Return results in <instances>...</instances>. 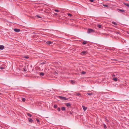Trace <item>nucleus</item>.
Masks as SVG:
<instances>
[{"label": "nucleus", "instance_id": "obj_1", "mask_svg": "<svg viewBox=\"0 0 129 129\" xmlns=\"http://www.w3.org/2000/svg\"><path fill=\"white\" fill-rule=\"evenodd\" d=\"M58 98H59L60 99L62 100H68V98L63 96H58Z\"/></svg>", "mask_w": 129, "mask_h": 129}, {"label": "nucleus", "instance_id": "obj_2", "mask_svg": "<svg viewBox=\"0 0 129 129\" xmlns=\"http://www.w3.org/2000/svg\"><path fill=\"white\" fill-rule=\"evenodd\" d=\"M87 53V52L86 51H83L81 53V54L82 55H84Z\"/></svg>", "mask_w": 129, "mask_h": 129}, {"label": "nucleus", "instance_id": "obj_3", "mask_svg": "<svg viewBox=\"0 0 129 129\" xmlns=\"http://www.w3.org/2000/svg\"><path fill=\"white\" fill-rule=\"evenodd\" d=\"M93 31L94 30H93L91 29H88V30L87 33H90L93 32Z\"/></svg>", "mask_w": 129, "mask_h": 129}, {"label": "nucleus", "instance_id": "obj_4", "mask_svg": "<svg viewBox=\"0 0 129 129\" xmlns=\"http://www.w3.org/2000/svg\"><path fill=\"white\" fill-rule=\"evenodd\" d=\"M14 30L15 32H18L20 31V30L19 29L15 28L14 29Z\"/></svg>", "mask_w": 129, "mask_h": 129}, {"label": "nucleus", "instance_id": "obj_5", "mask_svg": "<svg viewBox=\"0 0 129 129\" xmlns=\"http://www.w3.org/2000/svg\"><path fill=\"white\" fill-rule=\"evenodd\" d=\"M4 46L3 45H0V49L2 50L4 48Z\"/></svg>", "mask_w": 129, "mask_h": 129}, {"label": "nucleus", "instance_id": "obj_6", "mask_svg": "<svg viewBox=\"0 0 129 129\" xmlns=\"http://www.w3.org/2000/svg\"><path fill=\"white\" fill-rule=\"evenodd\" d=\"M118 10L119 11L121 12H125V10H124L123 9H118Z\"/></svg>", "mask_w": 129, "mask_h": 129}, {"label": "nucleus", "instance_id": "obj_7", "mask_svg": "<svg viewBox=\"0 0 129 129\" xmlns=\"http://www.w3.org/2000/svg\"><path fill=\"white\" fill-rule=\"evenodd\" d=\"M82 108L83 110L85 111L87 109V108L84 106H82Z\"/></svg>", "mask_w": 129, "mask_h": 129}, {"label": "nucleus", "instance_id": "obj_8", "mask_svg": "<svg viewBox=\"0 0 129 129\" xmlns=\"http://www.w3.org/2000/svg\"><path fill=\"white\" fill-rule=\"evenodd\" d=\"M66 106L68 107H71V105L70 103H67Z\"/></svg>", "mask_w": 129, "mask_h": 129}, {"label": "nucleus", "instance_id": "obj_9", "mask_svg": "<svg viewBox=\"0 0 129 129\" xmlns=\"http://www.w3.org/2000/svg\"><path fill=\"white\" fill-rule=\"evenodd\" d=\"M51 43H52V42L50 41H48L46 42V44H48V45L50 44Z\"/></svg>", "mask_w": 129, "mask_h": 129}, {"label": "nucleus", "instance_id": "obj_10", "mask_svg": "<svg viewBox=\"0 0 129 129\" xmlns=\"http://www.w3.org/2000/svg\"><path fill=\"white\" fill-rule=\"evenodd\" d=\"M28 119L29 121V122H32L33 120L31 118H28Z\"/></svg>", "mask_w": 129, "mask_h": 129}, {"label": "nucleus", "instance_id": "obj_11", "mask_svg": "<svg viewBox=\"0 0 129 129\" xmlns=\"http://www.w3.org/2000/svg\"><path fill=\"white\" fill-rule=\"evenodd\" d=\"M44 74L43 72H41L40 73V75L41 76H43L44 75Z\"/></svg>", "mask_w": 129, "mask_h": 129}, {"label": "nucleus", "instance_id": "obj_12", "mask_svg": "<svg viewBox=\"0 0 129 129\" xmlns=\"http://www.w3.org/2000/svg\"><path fill=\"white\" fill-rule=\"evenodd\" d=\"M61 110L62 111H64L66 110V108L64 107H62L61 108Z\"/></svg>", "mask_w": 129, "mask_h": 129}, {"label": "nucleus", "instance_id": "obj_13", "mask_svg": "<svg viewBox=\"0 0 129 129\" xmlns=\"http://www.w3.org/2000/svg\"><path fill=\"white\" fill-rule=\"evenodd\" d=\"M87 94L89 95H91L93 94L92 93L87 92Z\"/></svg>", "mask_w": 129, "mask_h": 129}, {"label": "nucleus", "instance_id": "obj_14", "mask_svg": "<svg viewBox=\"0 0 129 129\" xmlns=\"http://www.w3.org/2000/svg\"><path fill=\"white\" fill-rule=\"evenodd\" d=\"M27 115L29 116L30 117H31L32 116V115L30 114V113H27Z\"/></svg>", "mask_w": 129, "mask_h": 129}, {"label": "nucleus", "instance_id": "obj_15", "mask_svg": "<svg viewBox=\"0 0 129 129\" xmlns=\"http://www.w3.org/2000/svg\"><path fill=\"white\" fill-rule=\"evenodd\" d=\"M97 26L99 28H101L102 27V25L100 24H98Z\"/></svg>", "mask_w": 129, "mask_h": 129}, {"label": "nucleus", "instance_id": "obj_16", "mask_svg": "<svg viewBox=\"0 0 129 129\" xmlns=\"http://www.w3.org/2000/svg\"><path fill=\"white\" fill-rule=\"evenodd\" d=\"M76 95L79 97L81 96V95L80 94V93H77L76 94Z\"/></svg>", "mask_w": 129, "mask_h": 129}, {"label": "nucleus", "instance_id": "obj_17", "mask_svg": "<svg viewBox=\"0 0 129 129\" xmlns=\"http://www.w3.org/2000/svg\"><path fill=\"white\" fill-rule=\"evenodd\" d=\"M87 43V41H85L83 42L82 43V44L83 45H85Z\"/></svg>", "mask_w": 129, "mask_h": 129}, {"label": "nucleus", "instance_id": "obj_18", "mask_svg": "<svg viewBox=\"0 0 129 129\" xmlns=\"http://www.w3.org/2000/svg\"><path fill=\"white\" fill-rule=\"evenodd\" d=\"M103 5L105 7H107V8H108L109 7L107 5L103 4Z\"/></svg>", "mask_w": 129, "mask_h": 129}, {"label": "nucleus", "instance_id": "obj_19", "mask_svg": "<svg viewBox=\"0 0 129 129\" xmlns=\"http://www.w3.org/2000/svg\"><path fill=\"white\" fill-rule=\"evenodd\" d=\"M123 4L125 5L126 6H127L128 7V5H129V4H127V3H123Z\"/></svg>", "mask_w": 129, "mask_h": 129}, {"label": "nucleus", "instance_id": "obj_20", "mask_svg": "<svg viewBox=\"0 0 129 129\" xmlns=\"http://www.w3.org/2000/svg\"><path fill=\"white\" fill-rule=\"evenodd\" d=\"M54 107L55 108H56L57 107V105H56L55 104L54 105Z\"/></svg>", "mask_w": 129, "mask_h": 129}, {"label": "nucleus", "instance_id": "obj_21", "mask_svg": "<svg viewBox=\"0 0 129 129\" xmlns=\"http://www.w3.org/2000/svg\"><path fill=\"white\" fill-rule=\"evenodd\" d=\"M112 23L113 24H114L115 25H117L116 23L114 22H112Z\"/></svg>", "mask_w": 129, "mask_h": 129}, {"label": "nucleus", "instance_id": "obj_22", "mask_svg": "<svg viewBox=\"0 0 129 129\" xmlns=\"http://www.w3.org/2000/svg\"><path fill=\"white\" fill-rule=\"evenodd\" d=\"M25 99L24 98H22V100L24 102L25 101Z\"/></svg>", "mask_w": 129, "mask_h": 129}, {"label": "nucleus", "instance_id": "obj_23", "mask_svg": "<svg viewBox=\"0 0 129 129\" xmlns=\"http://www.w3.org/2000/svg\"><path fill=\"white\" fill-rule=\"evenodd\" d=\"M104 127L105 129H106L107 128V126L105 124H104Z\"/></svg>", "mask_w": 129, "mask_h": 129}, {"label": "nucleus", "instance_id": "obj_24", "mask_svg": "<svg viewBox=\"0 0 129 129\" xmlns=\"http://www.w3.org/2000/svg\"><path fill=\"white\" fill-rule=\"evenodd\" d=\"M113 80H114V81H117V78H116L113 79Z\"/></svg>", "mask_w": 129, "mask_h": 129}, {"label": "nucleus", "instance_id": "obj_25", "mask_svg": "<svg viewBox=\"0 0 129 129\" xmlns=\"http://www.w3.org/2000/svg\"><path fill=\"white\" fill-rule=\"evenodd\" d=\"M68 15L70 17H71L72 16V14H71L69 13L68 14Z\"/></svg>", "mask_w": 129, "mask_h": 129}, {"label": "nucleus", "instance_id": "obj_26", "mask_svg": "<svg viewBox=\"0 0 129 129\" xmlns=\"http://www.w3.org/2000/svg\"><path fill=\"white\" fill-rule=\"evenodd\" d=\"M81 73L83 74H85L86 73V72L84 71H82V72Z\"/></svg>", "mask_w": 129, "mask_h": 129}, {"label": "nucleus", "instance_id": "obj_27", "mask_svg": "<svg viewBox=\"0 0 129 129\" xmlns=\"http://www.w3.org/2000/svg\"><path fill=\"white\" fill-rule=\"evenodd\" d=\"M57 110H58V111H59V112L60 111V108H59V107H58V109H57Z\"/></svg>", "mask_w": 129, "mask_h": 129}, {"label": "nucleus", "instance_id": "obj_28", "mask_svg": "<svg viewBox=\"0 0 129 129\" xmlns=\"http://www.w3.org/2000/svg\"><path fill=\"white\" fill-rule=\"evenodd\" d=\"M0 69H1L3 70V69H5V68L3 67H0Z\"/></svg>", "mask_w": 129, "mask_h": 129}, {"label": "nucleus", "instance_id": "obj_29", "mask_svg": "<svg viewBox=\"0 0 129 129\" xmlns=\"http://www.w3.org/2000/svg\"><path fill=\"white\" fill-rule=\"evenodd\" d=\"M36 120L38 122H40L39 120V119H37Z\"/></svg>", "mask_w": 129, "mask_h": 129}, {"label": "nucleus", "instance_id": "obj_30", "mask_svg": "<svg viewBox=\"0 0 129 129\" xmlns=\"http://www.w3.org/2000/svg\"><path fill=\"white\" fill-rule=\"evenodd\" d=\"M54 11H55V12H59V10H54Z\"/></svg>", "mask_w": 129, "mask_h": 129}, {"label": "nucleus", "instance_id": "obj_31", "mask_svg": "<svg viewBox=\"0 0 129 129\" xmlns=\"http://www.w3.org/2000/svg\"><path fill=\"white\" fill-rule=\"evenodd\" d=\"M36 16H37V17L39 18H41V17L39 16L38 15H36Z\"/></svg>", "mask_w": 129, "mask_h": 129}, {"label": "nucleus", "instance_id": "obj_32", "mask_svg": "<svg viewBox=\"0 0 129 129\" xmlns=\"http://www.w3.org/2000/svg\"><path fill=\"white\" fill-rule=\"evenodd\" d=\"M71 83L72 84H73L74 83V82L73 81H71Z\"/></svg>", "mask_w": 129, "mask_h": 129}, {"label": "nucleus", "instance_id": "obj_33", "mask_svg": "<svg viewBox=\"0 0 129 129\" xmlns=\"http://www.w3.org/2000/svg\"><path fill=\"white\" fill-rule=\"evenodd\" d=\"M105 120L107 122H108L109 121L106 118Z\"/></svg>", "mask_w": 129, "mask_h": 129}, {"label": "nucleus", "instance_id": "obj_34", "mask_svg": "<svg viewBox=\"0 0 129 129\" xmlns=\"http://www.w3.org/2000/svg\"><path fill=\"white\" fill-rule=\"evenodd\" d=\"M89 1L91 2H93L94 1L93 0H89Z\"/></svg>", "mask_w": 129, "mask_h": 129}, {"label": "nucleus", "instance_id": "obj_35", "mask_svg": "<svg viewBox=\"0 0 129 129\" xmlns=\"http://www.w3.org/2000/svg\"><path fill=\"white\" fill-rule=\"evenodd\" d=\"M23 71H26V70L25 69H24V70H23Z\"/></svg>", "mask_w": 129, "mask_h": 129}, {"label": "nucleus", "instance_id": "obj_36", "mask_svg": "<svg viewBox=\"0 0 129 129\" xmlns=\"http://www.w3.org/2000/svg\"><path fill=\"white\" fill-rule=\"evenodd\" d=\"M25 58H28V57L27 56H26L25 57Z\"/></svg>", "mask_w": 129, "mask_h": 129}, {"label": "nucleus", "instance_id": "obj_37", "mask_svg": "<svg viewBox=\"0 0 129 129\" xmlns=\"http://www.w3.org/2000/svg\"><path fill=\"white\" fill-rule=\"evenodd\" d=\"M55 15H57V13H55Z\"/></svg>", "mask_w": 129, "mask_h": 129}, {"label": "nucleus", "instance_id": "obj_38", "mask_svg": "<svg viewBox=\"0 0 129 129\" xmlns=\"http://www.w3.org/2000/svg\"><path fill=\"white\" fill-rule=\"evenodd\" d=\"M35 33H34V32H33V34H35Z\"/></svg>", "mask_w": 129, "mask_h": 129}, {"label": "nucleus", "instance_id": "obj_39", "mask_svg": "<svg viewBox=\"0 0 129 129\" xmlns=\"http://www.w3.org/2000/svg\"><path fill=\"white\" fill-rule=\"evenodd\" d=\"M128 7L129 8V5H128Z\"/></svg>", "mask_w": 129, "mask_h": 129}, {"label": "nucleus", "instance_id": "obj_40", "mask_svg": "<svg viewBox=\"0 0 129 129\" xmlns=\"http://www.w3.org/2000/svg\"><path fill=\"white\" fill-rule=\"evenodd\" d=\"M115 76V75H113V76Z\"/></svg>", "mask_w": 129, "mask_h": 129}, {"label": "nucleus", "instance_id": "obj_41", "mask_svg": "<svg viewBox=\"0 0 129 129\" xmlns=\"http://www.w3.org/2000/svg\"><path fill=\"white\" fill-rule=\"evenodd\" d=\"M70 114H72V113H70Z\"/></svg>", "mask_w": 129, "mask_h": 129}, {"label": "nucleus", "instance_id": "obj_42", "mask_svg": "<svg viewBox=\"0 0 129 129\" xmlns=\"http://www.w3.org/2000/svg\"><path fill=\"white\" fill-rule=\"evenodd\" d=\"M68 91H66V92Z\"/></svg>", "mask_w": 129, "mask_h": 129}, {"label": "nucleus", "instance_id": "obj_43", "mask_svg": "<svg viewBox=\"0 0 129 129\" xmlns=\"http://www.w3.org/2000/svg\"><path fill=\"white\" fill-rule=\"evenodd\" d=\"M1 93H0V94H1Z\"/></svg>", "mask_w": 129, "mask_h": 129}]
</instances>
